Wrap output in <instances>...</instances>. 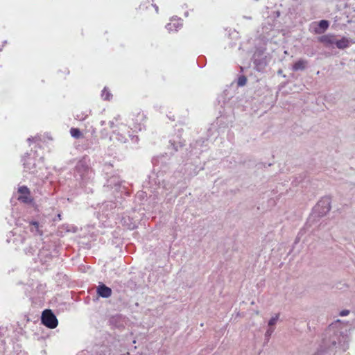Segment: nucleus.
Returning <instances> with one entry per match:
<instances>
[{"label":"nucleus","mask_w":355,"mask_h":355,"mask_svg":"<svg viewBox=\"0 0 355 355\" xmlns=\"http://www.w3.org/2000/svg\"><path fill=\"white\" fill-rule=\"evenodd\" d=\"M349 338L347 329L340 320L329 325L324 333L321 347L331 349L335 347L345 352L349 347Z\"/></svg>","instance_id":"f257e3e1"},{"label":"nucleus","mask_w":355,"mask_h":355,"mask_svg":"<svg viewBox=\"0 0 355 355\" xmlns=\"http://www.w3.org/2000/svg\"><path fill=\"white\" fill-rule=\"evenodd\" d=\"M162 176V173L159 172L156 175H153L149 177L150 181L149 184H151V182L153 181L155 185H162V187L166 191H170L171 193H173V198L175 199L177 198L182 191L186 187L184 184H182L181 186L177 187L179 184L182 182V175L180 172L175 173L173 175L171 176L168 180H162L161 178Z\"/></svg>","instance_id":"f03ea898"},{"label":"nucleus","mask_w":355,"mask_h":355,"mask_svg":"<svg viewBox=\"0 0 355 355\" xmlns=\"http://www.w3.org/2000/svg\"><path fill=\"white\" fill-rule=\"evenodd\" d=\"M74 177L80 187H85L92 180L94 172L89 166L88 158L83 157L76 163L74 168Z\"/></svg>","instance_id":"7ed1b4c3"},{"label":"nucleus","mask_w":355,"mask_h":355,"mask_svg":"<svg viewBox=\"0 0 355 355\" xmlns=\"http://www.w3.org/2000/svg\"><path fill=\"white\" fill-rule=\"evenodd\" d=\"M108 125L112 130V134L115 136V139L120 143H126L129 137L133 144H138L139 141L138 136L130 133V127L125 124H115L114 121H110Z\"/></svg>","instance_id":"20e7f679"},{"label":"nucleus","mask_w":355,"mask_h":355,"mask_svg":"<svg viewBox=\"0 0 355 355\" xmlns=\"http://www.w3.org/2000/svg\"><path fill=\"white\" fill-rule=\"evenodd\" d=\"M331 209V198L329 196L322 197L313 208V214L309 218L306 223V228L311 226L312 218L315 216L321 217L327 214Z\"/></svg>","instance_id":"39448f33"},{"label":"nucleus","mask_w":355,"mask_h":355,"mask_svg":"<svg viewBox=\"0 0 355 355\" xmlns=\"http://www.w3.org/2000/svg\"><path fill=\"white\" fill-rule=\"evenodd\" d=\"M56 254L57 252L53 245L44 242L38 250L37 259L42 264H45L50 261Z\"/></svg>","instance_id":"423d86ee"},{"label":"nucleus","mask_w":355,"mask_h":355,"mask_svg":"<svg viewBox=\"0 0 355 355\" xmlns=\"http://www.w3.org/2000/svg\"><path fill=\"white\" fill-rule=\"evenodd\" d=\"M105 189H110L112 193L116 195L120 193L121 196L123 194L129 196L130 192L128 191L126 186L121 182L117 178H112L107 181V184L104 185Z\"/></svg>","instance_id":"0eeeda50"},{"label":"nucleus","mask_w":355,"mask_h":355,"mask_svg":"<svg viewBox=\"0 0 355 355\" xmlns=\"http://www.w3.org/2000/svg\"><path fill=\"white\" fill-rule=\"evenodd\" d=\"M37 156L36 151L33 153V155H32V152L26 153L21 159L25 171L33 174L37 172L36 157Z\"/></svg>","instance_id":"6e6552de"},{"label":"nucleus","mask_w":355,"mask_h":355,"mask_svg":"<svg viewBox=\"0 0 355 355\" xmlns=\"http://www.w3.org/2000/svg\"><path fill=\"white\" fill-rule=\"evenodd\" d=\"M42 323L49 329H54L58 326V321L51 309L44 310L41 316Z\"/></svg>","instance_id":"1a4fd4ad"},{"label":"nucleus","mask_w":355,"mask_h":355,"mask_svg":"<svg viewBox=\"0 0 355 355\" xmlns=\"http://www.w3.org/2000/svg\"><path fill=\"white\" fill-rule=\"evenodd\" d=\"M25 239V235L21 234L18 229H15L8 233L6 241L8 243H12L16 248H18L24 242Z\"/></svg>","instance_id":"9d476101"},{"label":"nucleus","mask_w":355,"mask_h":355,"mask_svg":"<svg viewBox=\"0 0 355 355\" xmlns=\"http://www.w3.org/2000/svg\"><path fill=\"white\" fill-rule=\"evenodd\" d=\"M10 331H12V329L0 327V355H3L7 350V342L10 340L9 335Z\"/></svg>","instance_id":"9b49d317"},{"label":"nucleus","mask_w":355,"mask_h":355,"mask_svg":"<svg viewBox=\"0 0 355 355\" xmlns=\"http://www.w3.org/2000/svg\"><path fill=\"white\" fill-rule=\"evenodd\" d=\"M132 127L130 128L133 132L141 131L145 128L146 116L144 112H139L134 114L132 119Z\"/></svg>","instance_id":"f8f14e48"},{"label":"nucleus","mask_w":355,"mask_h":355,"mask_svg":"<svg viewBox=\"0 0 355 355\" xmlns=\"http://www.w3.org/2000/svg\"><path fill=\"white\" fill-rule=\"evenodd\" d=\"M18 192L19 193L18 200L27 205H30L33 202V198L31 196L29 189L26 186H21L19 187Z\"/></svg>","instance_id":"ddd939ff"},{"label":"nucleus","mask_w":355,"mask_h":355,"mask_svg":"<svg viewBox=\"0 0 355 355\" xmlns=\"http://www.w3.org/2000/svg\"><path fill=\"white\" fill-rule=\"evenodd\" d=\"M206 141L207 140L204 139H200L196 140L195 142L191 144V152L193 155L198 156L202 152L205 150L206 145H205V143Z\"/></svg>","instance_id":"4468645a"},{"label":"nucleus","mask_w":355,"mask_h":355,"mask_svg":"<svg viewBox=\"0 0 355 355\" xmlns=\"http://www.w3.org/2000/svg\"><path fill=\"white\" fill-rule=\"evenodd\" d=\"M94 351L97 355H112L110 349H108V347L105 345H102L101 346H96V349H95ZM77 355H92V354L89 351L84 350V351L79 352Z\"/></svg>","instance_id":"2eb2a0df"},{"label":"nucleus","mask_w":355,"mask_h":355,"mask_svg":"<svg viewBox=\"0 0 355 355\" xmlns=\"http://www.w3.org/2000/svg\"><path fill=\"white\" fill-rule=\"evenodd\" d=\"M183 26L182 20L180 19L173 18L170 20L166 25V28L168 31V32H176L179 29H180Z\"/></svg>","instance_id":"dca6fc26"},{"label":"nucleus","mask_w":355,"mask_h":355,"mask_svg":"<svg viewBox=\"0 0 355 355\" xmlns=\"http://www.w3.org/2000/svg\"><path fill=\"white\" fill-rule=\"evenodd\" d=\"M27 228H28L34 235L42 236L43 234L42 225L37 221L31 220L28 222Z\"/></svg>","instance_id":"f3484780"},{"label":"nucleus","mask_w":355,"mask_h":355,"mask_svg":"<svg viewBox=\"0 0 355 355\" xmlns=\"http://www.w3.org/2000/svg\"><path fill=\"white\" fill-rule=\"evenodd\" d=\"M98 296L103 298H108L112 295V289L103 283H100L96 288Z\"/></svg>","instance_id":"a211bd4d"},{"label":"nucleus","mask_w":355,"mask_h":355,"mask_svg":"<svg viewBox=\"0 0 355 355\" xmlns=\"http://www.w3.org/2000/svg\"><path fill=\"white\" fill-rule=\"evenodd\" d=\"M318 41L322 43L325 46H331L335 44L336 36L333 35H324L318 37Z\"/></svg>","instance_id":"6ab92c4d"},{"label":"nucleus","mask_w":355,"mask_h":355,"mask_svg":"<svg viewBox=\"0 0 355 355\" xmlns=\"http://www.w3.org/2000/svg\"><path fill=\"white\" fill-rule=\"evenodd\" d=\"M99 144L98 139L96 136H93L91 135L90 139H87V142L85 144L86 148L95 150L98 148Z\"/></svg>","instance_id":"aec40b11"},{"label":"nucleus","mask_w":355,"mask_h":355,"mask_svg":"<svg viewBox=\"0 0 355 355\" xmlns=\"http://www.w3.org/2000/svg\"><path fill=\"white\" fill-rule=\"evenodd\" d=\"M184 146V142L180 138L171 139L169 140V146L168 148H172L174 152L178 150L180 148H182Z\"/></svg>","instance_id":"412c9836"},{"label":"nucleus","mask_w":355,"mask_h":355,"mask_svg":"<svg viewBox=\"0 0 355 355\" xmlns=\"http://www.w3.org/2000/svg\"><path fill=\"white\" fill-rule=\"evenodd\" d=\"M116 207V202H114L107 201V202H103L102 205V207H101L103 214H105L106 216H108L110 214L108 212H107L108 208H110V210H112V209H115Z\"/></svg>","instance_id":"4be33fe9"},{"label":"nucleus","mask_w":355,"mask_h":355,"mask_svg":"<svg viewBox=\"0 0 355 355\" xmlns=\"http://www.w3.org/2000/svg\"><path fill=\"white\" fill-rule=\"evenodd\" d=\"M349 43H350V42H349V39L347 37H343L340 40H337L336 38L335 44H336V47L340 49H344L347 48L349 46Z\"/></svg>","instance_id":"5701e85b"},{"label":"nucleus","mask_w":355,"mask_h":355,"mask_svg":"<svg viewBox=\"0 0 355 355\" xmlns=\"http://www.w3.org/2000/svg\"><path fill=\"white\" fill-rule=\"evenodd\" d=\"M101 98L103 101H110L112 98V94L107 87H105L101 92Z\"/></svg>","instance_id":"b1692460"},{"label":"nucleus","mask_w":355,"mask_h":355,"mask_svg":"<svg viewBox=\"0 0 355 355\" xmlns=\"http://www.w3.org/2000/svg\"><path fill=\"white\" fill-rule=\"evenodd\" d=\"M70 134H71V137L75 139L80 138L82 135L80 130L78 128H71Z\"/></svg>","instance_id":"393cba45"},{"label":"nucleus","mask_w":355,"mask_h":355,"mask_svg":"<svg viewBox=\"0 0 355 355\" xmlns=\"http://www.w3.org/2000/svg\"><path fill=\"white\" fill-rule=\"evenodd\" d=\"M37 248L35 245H31L28 248L24 249L25 254L30 256L34 255Z\"/></svg>","instance_id":"a878e982"},{"label":"nucleus","mask_w":355,"mask_h":355,"mask_svg":"<svg viewBox=\"0 0 355 355\" xmlns=\"http://www.w3.org/2000/svg\"><path fill=\"white\" fill-rule=\"evenodd\" d=\"M246 82H247V78L244 75H240L237 78L236 83H237V85L239 87L244 86L246 84Z\"/></svg>","instance_id":"bb28decb"},{"label":"nucleus","mask_w":355,"mask_h":355,"mask_svg":"<svg viewBox=\"0 0 355 355\" xmlns=\"http://www.w3.org/2000/svg\"><path fill=\"white\" fill-rule=\"evenodd\" d=\"M279 314H276L275 315L272 316L268 321V325L271 327L272 326L275 325L277 322V321L279 319Z\"/></svg>","instance_id":"cd10ccee"},{"label":"nucleus","mask_w":355,"mask_h":355,"mask_svg":"<svg viewBox=\"0 0 355 355\" xmlns=\"http://www.w3.org/2000/svg\"><path fill=\"white\" fill-rule=\"evenodd\" d=\"M319 27L323 31H325L329 27V22L327 20H321L319 22Z\"/></svg>","instance_id":"c85d7f7f"},{"label":"nucleus","mask_w":355,"mask_h":355,"mask_svg":"<svg viewBox=\"0 0 355 355\" xmlns=\"http://www.w3.org/2000/svg\"><path fill=\"white\" fill-rule=\"evenodd\" d=\"M274 331V329L272 327H269L267 331H266L265 333V339L266 340V341H268L272 334L273 333Z\"/></svg>","instance_id":"c756f323"},{"label":"nucleus","mask_w":355,"mask_h":355,"mask_svg":"<svg viewBox=\"0 0 355 355\" xmlns=\"http://www.w3.org/2000/svg\"><path fill=\"white\" fill-rule=\"evenodd\" d=\"M87 114H85V113H81L76 116V119L79 121H84L87 118Z\"/></svg>","instance_id":"7c9ffc66"},{"label":"nucleus","mask_w":355,"mask_h":355,"mask_svg":"<svg viewBox=\"0 0 355 355\" xmlns=\"http://www.w3.org/2000/svg\"><path fill=\"white\" fill-rule=\"evenodd\" d=\"M29 321V318L27 315H24L23 317V319L21 320V322H18V325L19 326H21V325H25V322H27Z\"/></svg>","instance_id":"2f4dec72"},{"label":"nucleus","mask_w":355,"mask_h":355,"mask_svg":"<svg viewBox=\"0 0 355 355\" xmlns=\"http://www.w3.org/2000/svg\"><path fill=\"white\" fill-rule=\"evenodd\" d=\"M146 196V192H144V191H139V192H137V197L138 198H140V199H143V198H144V197H145Z\"/></svg>","instance_id":"473e14b6"},{"label":"nucleus","mask_w":355,"mask_h":355,"mask_svg":"<svg viewBox=\"0 0 355 355\" xmlns=\"http://www.w3.org/2000/svg\"><path fill=\"white\" fill-rule=\"evenodd\" d=\"M349 313V311L347 310V309H345V310L341 311L339 313V315L342 316V317H344V316H347Z\"/></svg>","instance_id":"72a5a7b5"},{"label":"nucleus","mask_w":355,"mask_h":355,"mask_svg":"<svg viewBox=\"0 0 355 355\" xmlns=\"http://www.w3.org/2000/svg\"><path fill=\"white\" fill-rule=\"evenodd\" d=\"M39 139H40L39 137L36 136V137H31L28 138L27 141H28L29 143H31V141H35V142H36V141H37Z\"/></svg>","instance_id":"f704fd0d"},{"label":"nucleus","mask_w":355,"mask_h":355,"mask_svg":"<svg viewBox=\"0 0 355 355\" xmlns=\"http://www.w3.org/2000/svg\"><path fill=\"white\" fill-rule=\"evenodd\" d=\"M163 157H164V156H162L161 157L154 159L153 160L154 165H157L159 163V162H161V160L163 159Z\"/></svg>","instance_id":"c9c22d12"},{"label":"nucleus","mask_w":355,"mask_h":355,"mask_svg":"<svg viewBox=\"0 0 355 355\" xmlns=\"http://www.w3.org/2000/svg\"><path fill=\"white\" fill-rule=\"evenodd\" d=\"M101 137L103 138V137H106L107 135H108V133L105 130V129H103L101 131Z\"/></svg>","instance_id":"e433bc0d"},{"label":"nucleus","mask_w":355,"mask_h":355,"mask_svg":"<svg viewBox=\"0 0 355 355\" xmlns=\"http://www.w3.org/2000/svg\"><path fill=\"white\" fill-rule=\"evenodd\" d=\"M302 230H301L299 233H298V235L296 237L295 239V243H297L300 239V236L302 235Z\"/></svg>","instance_id":"4c0bfd02"},{"label":"nucleus","mask_w":355,"mask_h":355,"mask_svg":"<svg viewBox=\"0 0 355 355\" xmlns=\"http://www.w3.org/2000/svg\"><path fill=\"white\" fill-rule=\"evenodd\" d=\"M303 63L300 61L296 62L294 65V67H302Z\"/></svg>","instance_id":"58836bf2"},{"label":"nucleus","mask_w":355,"mask_h":355,"mask_svg":"<svg viewBox=\"0 0 355 355\" xmlns=\"http://www.w3.org/2000/svg\"><path fill=\"white\" fill-rule=\"evenodd\" d=\"M61 72L64 73V74H69V71L68 70V68H64V70L62 71H60Z\"/></svg>","instance_id":"ea45409f"},{"label":"nucleus","mask_w":355,"mask_h":355,"mask_svg":"<svg viewBox=\"0 0 355 355\" xmlns=\"http://www.w3.org/2000/svg\"><path fill=\"white\" fill-rule=\"evenodd\" d=\"M100 123H101V125H102V126H103V125H105V121H101L100 122Z\"/></svg>","instance_id":"a19ab883"},{"label":"nucleus","mask_w":355,"mask_h":355,"mask_svg":"<svg viewBox=\"0 0 355 355\" xmlns=\"http://www.w3.org/2000/svg\"><path fill=\"white\" fill-rule=\"evenodd\" d=\"M116 320V317H112L111 319H110V322H113L114 320Z\"/></svg>","instance_id":"79ce46f5"},{"label":"nucleus","mask_w":355,"mask_h":355,"mask_svg":"<svg viewBox=\"0 0 355 355\" xmlns=\"http://www.w3.org/2000/svg\"><path fill=\"white\" fill-rule=\"evenodd\" d=\"M86 191H87V192H92V189H91V188H89H89H87V189H86Z\"/></svg>","instance_id":"37998d69"},{"label":"nucleus","mask_w":355,"mask_h":355,"mask_svg":"<svg viewBox=\"0 0 355 355\" xmlns=\"http://www.w3.org/2000/svg\"><path fill=\"white\" fill-rule=\"evenodd\" d=\"M304 68H298V67H296V68H292V69L293 70H298V69H304Z\"/></svg>","instance_id":"c03bdc74"},{"label":"nucleus","mask_w":355,"mask_h":355,"mask_svg":"<svg viewBox=\"0 0 355 355\" xmlns=\"http://www.w3.org/2000/svg\"><path fill=\"white\" fill-rule=\"evenodd\" d=\"M57 217H58V218L59 220H61V214H58L57 215Z\"/></svg>","instance_id":"a18cd8bd"},{"label":"nucleus","mask_w":355,"mask_h":355,"mask_svg":"<svg viewBox=\"0 0 355 355\" xmlns=\"http://www.w3.org/2000/svg\"><path fill=\"white\" fill-rule=\"evenodd\" d=\"M315 355H322L321 350H319Z\"/></svg>","instance_id":"49530a36"},{"label":"nucleus","mask_w":355,"mask_h":355,"mask_svg":"<svg viewBox=\"0 0 355 355\" xmlns=\"http://www.w3.org/2000/svg\"><path fill=\"white\" fill-rule=\"evenodd\" d=\"M169 119H170L171 120H172V121H174V120H175V119H174V117H173H173H172V116H169Z\"/></svg>","instance_id":"de8ad7c7"},{"label":"nucleus","mask_w":355,"mask_h":355,"mask_svg":"<svg viewBox=\"0 0 355 355\" xmlns=\"http://www.w3.org/2000/svg\"><path fill=\"white\" fill-rule=\"evenodd\" d=\"M38 160H41L42 162H43V157H40Z\"/></svg>","instance_id":"09e8293b"},{"label":"nucleus","mask_w":355,"mask_h":355,"mask_svg":"<svg viewBox=\"0 0 355 355\" xmlns=\"http://www.w3.org/2000/svg\"><path fill=\"white\" fill-rule=\"evenodd\" d=\"M282 73V69H279V70L278 71V73H279V74H281Z\"/></svg>","instance_id":"8fccbe9b"},{"label":"nucleus","mask_w":355,"mask_h":355,"mask_svg":"<svg viewBox=\"0 0 355 355\" xmlns=\"http://www.w3.org/2000/svg\"><path fill=\"white\" fill-rule=\"evenodd\" d=\"M221 121H222V119H217V123H220Z\"/></svg>","instance_id":"3c124183"},{"label":"nucleus","mask_w":355,"mask_h":355,"mask_svg":"<svg viewBox=\"0 0 355 355\" xmlns=\"http://www.w3.org/2000/svg\"><path fill=\"white\" fill-rule=\"evenodd\" d=\"M257 69L258 71H263L261 70V69H262V68H257Z\"/></svg>","instance_id":"603ef678"},{"label":"nucleus","mask_w":355,"mask_h":355,"mask_svg":"<svg viewBox=\"0 0 355 355\" xmlns=\"http://www.w3.org/2000/svg\"><path fill=\"white\" fill-rule=\"evenodd\" d=\"M21 332L23 331V328L20 327Z\"/></svg>","instance_id":"864d4df0"},{"label":"nucleus","mask_w":355,"mask_h":355,"mask_svg":"<svg viewBox=\"0 0 355 355\" xmlns=\"http://www.w3.org/2000/svg\"><path fill=\"white\" fill-rule=\"evenodd\" d=\"M110 141H112V137H110Z\"/></svg>","instance_id":"5fc2aeb1"}]
</instances>
